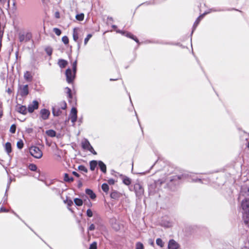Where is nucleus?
<instances>
[{
	"label": "nucleus",
	"instance_id": "1",
	"mask_svg": "<svg viewBox=\"0 0 249 249\" xmlns=\"http://www.w3.org/2000/svg\"><path fill=\"white\" fill-rule=\"evenodd\" d=\"M72 71L70 68L66 70L65 75L67 82L69 84H72L75 78L77 71V61L75 60L72 64Z\"/></svg>",
	"mask_w": 249,
	"mask_h": 249
},
{
	"label": "nucleus",
	"instance_id": "2",
	"mask_svg": "<svg viewBox=\"0 0 249 249\" xmlns=\"http://www.w3.org/2000/svg\"><path fill=\"white\" fill-rule=\"evenodd\" d=\"M32 37V34L30 32H20L18 34V39L20 42H28Z\"/></svg>",
	"mask_w": 249,
	"mask_h": 249
},
{
	"label": "nucleus",
	"instance_id": "3",
	"mask_svg": "<svg viewBox=\"0 0 249 249\" xmlns=\"http://www.w3.org/2000/svg\"><path fill=\"white\" fill-rule=\"evenodd\" d=\"M30 153L32 156L36 159H40L42 156L41 150L37 146H32L30 148Z\"/></svg>",
	"mask_w": 249,
	"mask_h": 249
},
{
	"label": "nucleus",
	"instance_id": "4",
	"mask_svg": "<svg viewBox=\"0 0 249 249\" xmlns=\"http://www.w3.org/2000/svg\"><path fill=\"white\" fill-rule=\"evenodd\" d=\"M134 190L136 196L138 197H141L144 194V189L142 185L139 183H136L134 185Z\"/></svg>",
	"mask_w": 249,
	"mask_h": 249
},
{
	"label": "nucleus",
	"instance_id": "5",
	"mask_svg": "<svg viewBox=\"0 0 249 249\" xmlns=\"http://www.w3.org/2000/svg\"><path fill=\"white\" fill-rule=\"evenodd\" d=\"M38 102L36 100H34L32 104L29 105L28 108H27V111L30 113H33L35 110L38 109Z\"/></svg>",
	"mask_w": 249,
	"mask_h": 249
},
{
	"label": "nucleus",
	"instance_id": "6",
	"mask_svg": "<svg viewBox=\"0 0 249 249\" xmlns=\"http://www.w3.org/2000/svg\"><path fill=\"white\" fill-rule=\"evenodd\" d=\"M16 110L22 115H26L27 113V108L25 106L18 104L16 106Z\"/></svg>",
	"mask_w": 249,
	"mask_h": 249
},
{
	"label": "nucleus",
	"instance_id": "7",
	"mask_svg": "<svg viewBox=\"0 0 249 249\" xmlns=\"http://www.w3.org/2000/svg\"><path fill=\"white\" fill-rule=\"evenodd\" d=\"M77 110L75 107H72L71 109L70 115V119L71 122L73 123H74L77 119Z\"/></svg>",
	"mask_w": 249,
	"mask_h": 249
},
{
	"label": "nucleus",
	"instance_id": "8",
	"mask_svg": "<svg viewBox=\"0 0 249 249\" xmlns=\"http://www.w3.org/2000/svg\"><path fill=\"white\" fill-rule=\"evenodd\" d=\"M168 249H181L180 245L174 239L169 241L168 245Z\"/></svg>",
	"mask_w": 249,
	"mask_h": 249
},
{
	"label": "nucleus",
	"instance_id": "9",
	"mask_svg": "<svg viewBox=\"0 0 249 249\" xmlns=\"http://www.w3.org/2000/svg\"><path fill=\"white\" fill-rule=\"evenodd\" d=\"M19 94L22 97L26 96L29 94V89L28 85L20 87L19 89Z\"/></svg>",
	"mask_w": 249,
	"mask_h": 249
},
{
	"label": "nucleus",
	"instance_id": "10",
	"mask_svg": "<svg viewBox=\"0 0 249 249\" xmlns=\"http://www.w3.org/2000/svg\"><path fill=\"white\" fill-rule=\"evenodd\" d=\"M241 207L244 211V213H249V199H245L241 203Z\"/></svg>",
	"mask_w": 249,
	"mask_h": 249
},
{
	"label": "nucleus",
	"instance_id": "11",
	"mask_svg": "<svg viewBox=\"0 0 249 249\" xmlns=\"http://www.w3.org/2000/svg\"><path fill=\"white\" fill-rule=\"evenodd\" d=\"M40 114L41 118L45 120L49 118L50 112L49 110L44 108L40 110Z\"/></svg>",
	"mask_w": 249,
	"mask_h": 249
},
{
	"label": "nucleus",
	"instance_id": "12",
	"mask_svg": "<svg viewBox=\"0 0 249 249\" xmlns=\"http://www.w3.org/2000/svg\"><path fill=\"white\" fill-rule=\"evenodd\" d=\"M185 178H186V176L183 174H181L180 175H176V176L172 177L170 179V182H173V183H176V182H178V181H179L181 179H184Z\"/></svg>",
	"mask_w": 249,
	"mask_h": 249
},
{
	"label": "nucleus",
	"instance_id": "13",
	"mask_svg": "<svg viewBox=\"0 0 249 249\" xmlns=\"http://www.w3.org/2000/svg\"><path fill=\"white\" fill-rule=\"evenodd\" d=\"M122 34L125 36L126 37H129L130 38L132 39L135 41H136L137 43H139V39L137 38V37H136L135 36H134L132 34H131L130 32H123Z\"/></svg>",
	"mask_w": 249,
	"mask_h": 249
},
{
	"label": "nucleus",
	"instance_id": "14",
	"mask_svg": "<svg viewBox=\"0 0 249 249\" xmlns=\"http://www.w3.org/2000/svg\"><path fill=\"white\" fill-rule=\"evenodd\" d=\"M24 78L28 82H31L33 80V76L29 71H26L24 72Z\"/></svg>",
	"mask_w": 249,
	"mask_h": 249
},
{
	"label": "nucleus",
	"instance_id": "15",
	"mask_svg": "<svg viewBox=\"0 0 249 249\" xmlns=\"http://www.w3.org/2000/svg\"><path fill=\"white\" fill-rule=\"evenodd\" d=\"M52 110L54 116H58L62 113L61 109L58 107H53Z\"/></svg>",
	"mask_w": 249,
	"mask_h": 249
},
{
	"label": "nucleus",
	"instance_id": "16",
	"mask_svg": "<svg viewBox=\"0 0 249 249\" xmlns=\"http://www.w3.org/2000/svg\"><path fill=\"white\" fill-rule=\"evenodd\" d=\"M82 147L84 149L88 150L91 146L88 140H85L82 142Z\"/></svg>",
	"mask_w": 249,
	"mask_h": 249
},
{
	"label": "nucleus",
	"instance_id": "17",
	"mask_svg": "<svg viewBox=\"0 0 249 249\" xmlns=\"http://www.w3.org/2000/svg\"><path fill=\"white\" fill-rule=\"evenodd\" d=\"M68 63L67 60H65L64 59H60L58 60V64L60 68H65L67 65H68Z\"/></svg>",
	"mask_w": 249,
	"mask_h": 249
},
{
	"label": "nucleus",
	"instance_id": "18",
	"mask_svg": "<svg viewBox=\"0 0 249 249\" xmlns=\"http://www.w3.org/2000/svg\"><path fill=\"white\" fill-rule=\"evenodd\" d=\"M123 182L126 185H129L131 183V179L128 177L124 176H122Z\"/></svg>",
	"mask_w": 249,
	"mask_h": 249
},
{
	"label": "nucleus",
	"instance_id": "19",
	"mask_svg": "<svg viewBox=\"0 0 249 249\" xmlns=\"http://www.w3.org/2000/svg\"><path fill=\"white\" fill-rule=\"evenodd\" d=\"M98 165L100 167V170L104 173L107 172V167L105 164L102 161H99Z\"/></svg>",
	"mask_w": 249,
	"mask_h": 249
},
{
	"label": "nucleus",
	"instance_id": "20",
	"mask_svg": "<svg viewBox=\"0 0 249 249\" xmlns=\"http://www.w3.org/2000/svg\"><path fill=\"white\" fill-rule=\"evenodd\" d=\"M243 217L245 224L249 227V213H244Z\"/></svg>",
	"mask_w": 249,
	"mask_h": 249
},
{
	"label": "nucleus",
	"instance_id": "21",
	"mask_svg": "<svg viewBox=\"0 0 249 249\" xmlns=\"http://www.w3.org/2000/svg\"><path fill=\"white\" fill-rule=\"evenodd\" d=\"M64 180L66 182H72L73 181L74 179L72 177H70L68 174L65 173L64 175Z\"/></svg>",
	"mask_w": 249,
	"mask_h": 249
},
{
	"label": "nucleus",
	"instance_id": "22",
	"mask_svg": "<svg viewBox=\"0 0 249 249\" xmlns=\"http://www.w3.org/2000/svg\"><path fill=\"white\" fill-rule=\"evenodd\" d=\"M86 193L92 199L95 198L96 197L95 193L91 189H87L86 190Z\"/></svg>",
	"mask_w": 249,
	"mask_h": 249
},
{
	"label": "nucleus",
	"instance_id": "23",
	"mask_svg": "<svg viewBox=\"0 0 249 249\" xmlns=\"http://www.w3.org/2000/svg\"><path fill=\"white\" fill-rule=\"evenodd\" d=\"M97 161L96 160H91L89 162L90 169L91 171H94L97 166Z\"/></svg>",
	"mask_w": 249,
	"mask_h": 249
},
{
	"label": "nucleus",
	"instance_id": "24",
	"mask_svg": "<svg viewBox=\"0 0 249 249\" xmlns=\"http://www.w3.org/2000/svg\"><path fill=\"white\" fill-rule=\"evenodd\" d=\"M46 134L51 137H54L56 136V132L53 129L47 130L46 131Z\"/></svg>",
	"mask_w": 249,
	"mask_h": 249
},
{
	"label": "nucleus",
	"instance_id": "25",
	"mask_svg": "<svg viewBox=\"0 0 249 249\" xmlns=\"http://www.w3.org/2000/svg\"><path fill=\"white\" fill-rule=\"evenodd\" d=\"M5 149L8 154L12 152L11 144L9 142H7L5 145Z\"/></svg>",
	"mask_w": 249,
	"mask_h": 249
},
{
	"label": "nucleus",
	"instance_id": "26",
	"mask_svg": "<svg viewBox=\"0 0 249 249\" xmlns=\"http://www.w3.org/2000/svg\"><path fill=\"white\" fill-rule=\"evenodd\" d=\"M203 17L204 15H201L197 18V19H196V21L194 24V28H196L197 27L201 20L203 18Z\"/></svg>",
	"mask_w": 249,
	"mask_h": 249
},
{
	"label": "nucleus",
	"instance_id": "27",
	"mask_svg": "<svg viewBox=\"0 0 249 249\" xmlns=\"http://www.w3.org/2000/svg\"><path fill=\"white\" fill-rule=\"evenodd\" d=\"M74 202L75 204V205L78 206H82V205L83 204V200L81 199L78 198H74Z\"/></svg>",
	"mask_w": 249,
	"mask_h": 249
},
{
	"label": "nucleus",
	"instance_id": "28",
	"mask_svg": "<svg viewBox=\"0 0 249 249\" xmlns=\"http://www.w3.org/2000/svg\"><path fill=\"white\" fill-rule=\"evenodd\" d=\"M73 39L75 41H77L78 39V34L77 32V29L74 28L73 30L72 34Z\"/></svg>",
	"mask_w": 249,
	"mask_h": 249
},
{
	"label": "nucleus",
	"instance_id": "29",
	"mask_svg": "<svg viewBox=\"0 0 249 249\" xmlns=\"http://www.w3.org/2000/svg\"><path fill=\"white\" fill-rule=\"evenodd\" d=\"M45 51L46 53L49 56H51L52 55V53H53V49H52V47H51L50 46H47V47H46L45 48Z\"/></svg>",
	"mask_w": 249,
	"mask_h": 249
},
{
	"label": "nucleus",
	"instance_id": "30",
	"mask_svg": "<svg viewBox=\"0 0 249 249\" xmlns=\"http://www.w3.org/2000/svg\"><path fill=\"white\" fill-rule=\"evenodd\" d=\"M156 244L160 248H163L164 246V243L163 242L161 239L159 238L156 239Z\"/></svg>",
	"mask_w": 249,
	"mask_h": 249
},
{
	"label": "nucleus",
	"instance_id": "31",
	"mask_svg": "<svg viewBox=\"0 0 249 249\" xmlns=\"http://www.w3.org/2000/svg\"><path fill=\"white\" fill-rule=\"evenodd\" d=\"M84 17L85 16L83 13L77 14L75 16L76 19L78 21H83L84 19Z\"/></svg>",
	"mask_w": 249,
	"mask_h": 249
},
{
	"label": "nucleus",
	"instance_id": "32",
	"mask_svg": "<svg viewBox=\"0 0 249 249\" xmlns=\"http://www.w3.org/2000/svg\"><path fill=\"white\" fill-rule=\"evenodd\" d=\"M102 189L103 191L106 193H107L109 191V186L107 183H103L102 185Z\"/></svg>",
	"mask_w": 249,
	"mask_h": 249
},
{
	"label": "nucleus",
	"instance_id": "33",
	"mask_svg": "<svg viewBox=\"0 0 249 249\" xmlns=\"http://www.w3.org/2000/svg\"><path fill=\"white\" fill-rule=\"evenodd\" d=\"M28 168L31 171H35L37 170L36 165V164H33V163L30 164L28 166Z\"/></svg>",
	"mask_w": 249,
	"mask_h": 249
},
{
	"label": "nucleus",
	"instance_id": "34",
	"mask_svg": "<svg viewBox=\"0 0 249 249\" xmlns=\"http://www.w3.org/2000/svg\"><path fill=\"white\" fill-rule=\"evenodd\" d=\"M62 41L66 45L68 44L69 42V39L68 36H63L62 38Z\"/></svg>",
	"mask_w": 249,
	"mask_h": 249
},
{
	"label": "nucleus",
	"instance_id": "35",
	"mask_svg": "<svg viewBox=\"0 0 249 249\" xmlns=\"http://www.w3.org/2000/svg\"><path fill=\"white\" fill-rule=\"evenodd\" d=\"M78 169L79 170L83 171L85 173L88 172V169L84 165H79L78 166Z\"/></svg>",
	"mask_w": 249,
	"mask_h": 249
},
{
	"label": "nucleus",
	"instance_id": "36",
	"mask_svg": "<svg viewBox=\"0 0 249 249\" xmlns=\"http://www.w3.org/2000/svg\"><path fill=\"white\" fill-rule=\"evenodd\" d=\"M66 89L67 90L66 92L68 95L69 98H71V99L72 98V96L71 90V89L68 87H67V88H66Z\"/></svg>",
	"mask_w": 249,
	"mask_h": 249
},
{
	"label": "nucleus",
	"instance_id": "37",
	"mask_svg": "<svg viewBox=\"0 0 249 249\" xmlns=\"http://www.w3.org/2000/svg\"><path fill=\"white\" fill-rule=\"evenodd\" d=\"M136 249H144L143 244L141 242H138L136 244Z\"/></svg>",
	"mask_w": 249,
	"mask_h": 249
},
{
	"label": "nucleus",
	"instance_id": "38",
	"mask_svg": "<svg viewBox=\"0 0 249 249\" xmlns=\"http://www.w3.org/2000/svg\"><path fill=\"white\" fill-rule=\"evenodd\" d=\"M16 125L15 124H12L10 128V131L11 133L14 134L16 132Z\"/></svg>",
	"mask_w": 249,
	"mask_h": 249
},
{
	"label": "nucleus",
	"instance_id": "39",
	"mask_svg": "<svg viewBox=\"0 0 249 249\" xmlns=\"http://www.w3.org/2000/svg\"><path fill=\"white\" fill-rule=\"evenodd\" d=\"M110 196L112 198L116 199L118 197L119 195L117 192H113L110 194Z\"/></svg>",
	"mask_w": 249,
	"mask_h": 249
},
{
	"label": "nucleus",
	"instance_id": "40",
	"mask_svg": "<svg viewBox=\"0 0 249 249\" xmlns=\"http://www.w3.org/2000/svg\"><path fill=\"white\" fill-rule=\"evenodd\" d=\"M53 31L55 33V34L58 36H59L61 34V31L57 28H53Z\"/></svg>",
	"mask_w": 249,
	"mask_h": 249
},
{
	"label": "nucleus",
	"instance_id": "41",
	"mask_svg": "<svg viewBox=\"0 0 249 249\" xmlns=\"http://www.w3.org/2000/svg\"><path fill=\"white\" fill-rule=\"evenodd\" d=\"M91 34H88L87 36V37L85 38L84 40V45H86L88 43L89 40V39L92 37Z\"/></svg>",
	"mask_w": 249,
	"mask_h": 249
},
{
	"label": "nucleus",
	"instance_id": "42",
	"mask_svg": "<svg viewBox=\"0 0 249 249\" xmlns=\"http://www.w3.org/2000/svg\"><path fill=\"white\" fill-rule=\"evenodd\" d=\"M17 145V147L19 149H21L23 148L24 144H23L22 141L20 140V141L18 142Z\"/></svg>",
	"mask_w": 249,
	"mask_h": 249
},
{
	"label": "nucleus",
	"instance_id": "43",
	"mask_svg": "<svg viewBox=\"0 0 249 249\" xmlns=\"http://www.w3.org/2000/svg\"><path fill=\"white\" fill-rule=\"evenodd\" d=\"M89 249H97V243L94 242L90 244Z\"/></svg>",
	"mask_w": 249,
	"mask_h": 249
},
{
	"label": "nucleus",
	"instance_id": "44",
	"mask_svg": "<svg viewBox=\"0 0 249 249\" xmlns=\"http://www.w3.org/2000/svg\"><path fill=\"white\" fill-rule=\"evenodd\" d=\"M87 215L88 217H91L93 215V213L90 209H88L87 211Z\"/></svg>",
	"mask_w": 249,
	"mask_h": 249
},
{
	"label": "nucleus",
	"instance_id": "45",
	"mask_svg": "<svg viewBox=\"0 0 249 249\" xmlns=\"http://www.w3.org/2000/svg\"><path fill=\"white\" fill-rule=\"evenodd\" d=\"M88 150L90 151L91 153H92L94 155L97 154L96 152L94 150V149L92 146H91L88 149Z\"/></svg>",
	"mask_w": 249,
	"mask_h": 249
},
{
	"label": "nucleus",
	"instance_id": "46",
	"mask_svg": "<svg viewBox=\"0 0 249 249\" xmlns=\"http://www.w3.org/2000/svg\"><path fill=\"white\" fill-rule=\"evenodd\" d=\"M107 182L110 185H113L115 183V180L113 178H110L107 180Z\"/></svg>",
	"mask_w": 249,
	"mask_h": 249
},
{
	"label": "nucleus",
	"instance_id": "47",
	"mask_svg": "<svg viewBox=\"0 0 249 249\" xmlns=\"http://www.w3.org/2000/svg\"><path fill=\"white\" fill-rule=\"evenodd\" d=\"M9 211L7 209L4 207H1L0 208V212L1 213H6L8 212Z\"/></svg>",
	"mask_w": 249,
	"mask_h": 249
},
{
	"label": "nucleus",
	"instance_id": "48",
	"mask_svg": "<svg viewBox=\"0 0 249 249\" xmlns=\"http://www.w3.org/2000/svg\"><path fill=\"white\" fill-rule=\"evenodd\" d=\"M95 229V227L93 224H91L89 228V230L93 231Z\"/></svg>",
	"mask_w": 249,
	"mask_h": 249
},
{
	"label": "nucleus",
	"instance_id": "49",
	"mask_svg": "<svg viewBox=\"0 0 249 249\" xmlns=\"http://www.w3.org/2000/svg\"><path fill=\"white\" fill-rule=\"evenodd\" d=\"M67 205L69 206H71L73 205V201L71 199L67 200Z\"/></svg>",
	"mask_w": 249,
	"mask_h": 249
},
{
	"label": "nucleus",
	"instance_id": "50",
	"mask_svg": "<svg viewBox=\"0 0 249 249\" xmlns=\"http://www.w3.org/2000/svg\"><path fill=\"white\" fill-rule=\"evenodd\" d=\"M2 108V104H0V118H1V117L3 115V111L1 109Z\"/></svg>",
	"mask_w": 249,
	"mask_h": 249
},
{
	"label": "nucleus",
	"instance_id": "51",
	"mask_svg": "<svg viewBox=\"0 0 249 249\" xmlns=\"http://www.w3.org/2000/svg\"><path fill=\"white\" fill-rule=\"evenodd\" d=\"M67 108V104L65 102H64L63 105L61 106L62 109H65Z\"/></svg>",
	"mask_w": 249,
	"mask_h": 249
},
{
	"label": "nucleus",
	"instance_id": "52",
	"mask_svg": "<svg viewBox=\"0 0 249 249\" xmlns=\"http://www.w3.org/2000/svg\"><path fill=\"white\" fill-rule=\"evenodd\" d=\"M6 91L9 94H11L12 93L13 90L11 88H8Z\"/></svg>",
	"mask_w": 249,
	"mask_h": 249
},
{
	"label": "nucleus",
	"instance_id": "53",
	"mask_svg": "<svg viewBox=\"0 0 249 249\" xmlns=\"http://www.w3.org/2000/svg\"><path fill=\"white\" fill-rule=\"evenodd\" d=\"M72 174L75 176V177H77V178H79L80 175H79V174H78L75 171H73L72 172Z\"/></svg>",
	"mask_w": 249,
	"mask_h": 249
},
{
	"label": "nucleus",
	"instance_id": "54",
	"mask_svg": "<svg viewBox=\"0 0 249 249\" xmlns=\"http://www.w3.org/2000/svg\"><path fill=\"white\" fill-rule=\"evenodd\" d=\"M82 182L81 181H79L78 185V187L79 188L81 187L82 186Z\"/></svg>",
	"mask_w": 249,
	"mask_h": 249
},
{
	"label": "nucleus",
	"instance_id": "55",
	"mask_svg": "<svg viewBox=\"0 0 249 249\" xmlns=\"http://www.w3.org/2000/svg\"><path fill=\"white\" fill-rule=\"evenodd\" d=\"M6 0H0V2H1L2 4H4L6 2Z\"/></svg>",
	"mask_w": 249,
	"mask_h": 249
},
{
	"label": "nucleus",
	"instance_id": "56",
	"mask_svg": "<svg viewBox=\"0 0 249 249\" xmlns=\"http://www.w3.org/2000/svg\"><path fill=\"white\" fill-rule=\"evenodd\" d=\"M119 79V77L118 78H116L115 79H110V81H115V80H117L118 79Z\"/></svg>",
	"mask_w": 249,
	"mask_h": 249
},
{
	"label": "nucleus",
	"instance_id": "57",
	"mask_svg": "<svg viewBox=\"0 0 249 249\" xmlns=\"http://www.w3.org/2000/svg\"><path fill=\"white\" fill-rule=\"evenodd\" d=\"M13 1V4L14 5H15L16 3H15V0H12Z\"/></svg>",
	"mask_w": 249,
	"mask_h": 249
},
{
	"label": "nucleus",
	"instance_id": "58",
	"mask_svg": "<svg viewBox=\"0 0 249 249\" xmlns=\"http://www.w3.org/2000/svg\"><path fill=\"white\" fill-rule=\"evenodd\" d=\"M9 2H10V0H8V7L9 6Z\"/></svg>",
	"mask_w": 249,
	"mask_h": 249
},
{
	"label": "nucleus",
	"instance_id": "59",
	"mask_svg": "<svg viewBox=\"0 0 249 249\" xmlns=\"http://www.w3.org/2000/svg\"><path fill=\"white\" fill-rule=\"evenodd\" d=\"M248 147L249 148V142H248Z\"/></svg>",
	"mask_w": 249,
	"mask_h": 249
}]
</instances>
